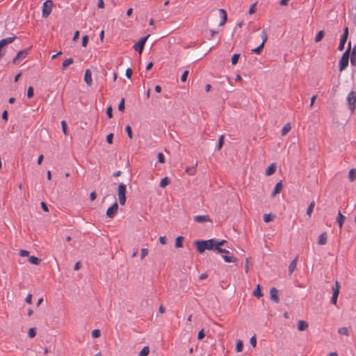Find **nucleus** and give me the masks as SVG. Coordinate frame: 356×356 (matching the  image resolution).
Returning <instances> with one entry per match:
<instances>
[{"label":"nucleus","instance_id":"ea45409f","mask_svg":"<svg viewBox=\"0 0 356 356\" xmlns=\"http://www.w3.org/2000/svg\"><path fill=\"white\" fill-rule=\"evenodd\" d=\"M29 337L30 338H34L36 335V330L34 327H31L29 330L28 332Z\"/></svg>","mask_w":356,"mask_h":356},{"label":"nucleus","instance_id":"4c0bfd02","mask_svg":"<svg viewBox=\"0 0 356 356\" xmlns=\"http://www.w3.org/2000/svg\"><path fill=\"white\" fill-rule=\"evenodd\" d=\"M273 216H271V214H270V213H266L264 215V221L265 222H269L271 220H273Z\"/></svg>","mask_w":356,"mask_h":356},{"label":"nucleus","instance_id":"37998d69","mask_svg":"<svg viewBox=\"0 0 356 356\" xmlns=\"http://www.w3.org/2000/svg\"><path fill=\"white\" fill-rule=\"evenodd\" d=\"M223 143H224V136H220L219 138L218 143V146H217L218 150H220L222 148Z\"/></svg>","mask_w":356,"mask_h":356},{"label":"nucleus","instance_id":"20e7f679","mask_svg":"<svg viewBox=\"0 0 356 356\" xmlns=\"http://www.w3.org/2000/svg\"><path fill=\"white\" fill-rule=\"evenodd\" d=\"M54 3L51 0H46L42 6V17L47 18L51 13Z\"/></svg>","mask_w":356,"mask_h":356},{"label":"nucleus","instance_id":"a18cd8bd","mask_svg":"<svg viewBox=\"0 0 356 356\" xmlns=\"http://www.w3.org/2000/svg\"><path fill=\"white\" fill-rule=\"evenodd\" d=\"M100 334H101L100 330L96 329V330H93L92 331L91 335L93 338H98L100 337Z\"/></svg>","mask_w":356,"mask_h":356},{"label":"nucleus","instance_id":"c756f323","mask_svg":"<svg viewBox=\"0 0 356 356\" xmlns=\"http://www.w3.org/2000/svg\"><path fill=\"white\" fill-rule=\"evenodd\" d=\"M261 38L262 39V42H261V44L264 45V44L266 43V42L267 41V39H268L267 32L265 29H264L261 31Z\"/></svg>","mask_w":356,"mask_h":356},{"label":"nucleus","instance_id":"a19ab883","mask_svg":"<svg viewBox=\"0 0 356 356\" xmlns=\"http://www.w3.org/2000/svg\"><path fill=\"white\" fill-rule=\"evenodd\" d=\"M186 172L188 173L189 175H193L195 172V166L193 167H188L186 169Z\"/></svg>","mask_w":356,"mask_h":356},{"label":"nucleus","instance_id":"5701e85b","mask_svg":"<svg viewBox=\"0 0 356 356\" xmlns=\"http://www.w3.org/2000/svg\"><path fill=\"white\" fill-rule=\"evenodd\" d=\"M347 39L348 38H345V36L341 37L340 42H339V47H338V49L339 51H343L344 49V46L347 41Z\"/></svg>","mask_w":356,"mask_h":356},{"label":"nucleus","instance_id":"412c9836","mask_svg":"<svg viewBox=\"0 0 356 356\" xmlns=\"http://www.w3.org/2000/svg\"><path fill=\"white\" fill-rule=\"evenodd\" d=\"M344 220H345V216H343L342 213H341V211H339L338 213V216L337 217V221L340 228L342 227Z\"/></svg>","mask_w":356,"mask_h":356},{"label":"nucleus","instance_id":"2eb2a0df","mask_svg":"<svg viewBox=\"0 0 356 356\" xmlns=\"http://www.w3.org/2000/svg\"><path fill=\"white\" fill-rule=\"evenodd\" d=\"M350 63L353 66L356 65V44L354 46L351 54H350Z\"/></svg>","mask_w":356,"mask_h":356},{"label":"nucleus","instance_id":"f03ea898","mask_svg":"<svg viewBox=\"0 0 356 356\" xmlns=\"http://www.w3.org/2000/svg\"><path fill=\"white\" fill-rule=\"evenodd\" d=\"M350 49H351V42H349L347 49L344 51V53L343 54V55L339 60V71L340 72H342L343 70H344L348 65Z\"/></svg>","mask_w":356,"mask_h":356},{"label":"nucleus","instance_id":"473e14b6","mask_svg":"<svg viewBox=\"0 0 356 356\" xmlns=\"http://www.w3.org/2000/svg\"><path fill=\"white\" fill-rule=\"evenodd\" d=\"M253 294L257 298H260L263 296L261 289H260V286L259 284L257 286V288L254 290V291L253 292Z\"/></svg>","mask_w":356,"mask_h":356},{"label":"nucleus","instance_id":"8fccbe9b","mask_svg":"<svg viewBox=\"0 0 356 356\" xmlns=\"http://www.w3.org/2000/svg\"><path fill=\"white\" fill-rule=\"evenodd\" d=\"M188 73H189L188 70H185V71L183 72V74H182V75H181V82H185V81H186V79H187V76H188Z\"/></svg>","mask_w":356,"mask_h":356},{"label":"nucleus","instance_id":"9d476101","mask_svg":"<svg viewBox=\"0 0 356 356\" xmlns=\"http://www.w3.org/2000/svg\"><path fill=\"white\" fill-rule=\"evenodd\" d=\"M118 209V202H115L111 207H110L106 211V216L109 218H113Z\"/></svg>","mask_w":356,"mask_h":356},{"label":"nucleus","instance_id":"69168bd1","mask_svg":"<svg viewBox=\"0 0 356 356\" xmlns=\"http://www.w3.org/2000/svg\"><path fill=\"white\" fill-rule=\"evenodd\" d=\"M97 197V194H96V192L95 191H92L90 194V200H95Z\"/></svg>","mask_w":356,"mask_h":356},{"label":"nucleus","instance_id":"4468645a","mask_svg":"<svg viewBox=\"0 0 356 356\" xmlns=\"http://www.w3.org/2000/svg\"><path fill=\"white\" fill-rule=\"evenodd\" d=\"M219 12L221 16V20L220 22L219 23V25L222 26L226 23L227 20V12L224 9H219Z\"/></svg>","mask_w":356,"mask_h":356},{"label":"nucleus","instance_id":"bb28decb","mask_svg":"<svg viewBox=\"0 0 356 356\" xmlns=\"http://www.w3.org/2000/svg\"><path fill=\"white\" fill-rule=\"evenodd\" d=\"M291 129V126L290 125V124L289 123L286 124L282 129V136L286 135L290 131Z\"/></svg>","mask_w":356,"mask_h":356},{"label":"nucleus","instance_id":"09e8293b","mask_svg":"<svg viewBox=\"0 0 356 356\" xmlns=\"http://www.w3.org/2000/svg\"><path fill=\"white\" fill-rule=\"evenodd\" d=\"M88 40H89V38L88 35H84L83 36L82 38V42H81V45L83 47H86L87 46V44L88 42Z\"/></svg>","mask_w":356,"mask_h":356},{"label":"nucleus","instance_id":"5fc2aeb1","mask_svg":"<svg viewBox=\"0 0 356 356\" xmlns=\"http://www.w3.org/2000/svg\"><path fill=\"white\" fill-rule=\"evenodd\" d=\"M113 134L111 133L106 136V142L108 144L113 143Z\"/></svg>","mask_w":356,"mask_h":356},{"label":"nucleus","instance_id":"864d4df0","mask_svg":"<svg viewBox=\"0 0 356 356\" xmlns=\"http://www.w3.org/2000/svg\"><path fill=\"white\" fill-rule=\"evenodd\" d=\"M133 74V71L131 68H127L125 72V76L127 79H131Z\"/></svg>","mask_w":356,"mask_h":356},{"label":"nucleus","instance_id":"b1692460","mask_svg":"<svg viewBox=\"0 0 356 356\" xmlns=\"http://www.w3.org/2000/svg\"><path fill=\"white\" fill-rule=\"evenodd\" d=\"M338 333L341 335L349 336L350 331L348 327H343L338 329Z\"/></svg>","mask_w":356,"mask_h":356},{"label":"nucleus","instance_id":"423d86ee","mask_svg":"<svg viewBox=\"0 0 356 356\" xmlns=\"http://www.w3.org/2000/svg\"><path fill=\"white\" fill-rule=\"evenodd\" d=\"M340 288H341L340 283L337 280L335 281L334 285L332 287L333 294H332V297L331 298V302L334 305H336L337 303V298H338V296L339 294Z\"/></svg>","mask_w":356,"mask_h":356},{"label":"nucleus","instance_id":"f704fd0d","mask_svg":"<svg viewBox=\"0 0 356 356\" xmlns=\"http://www.w3.org/2000/svg\"><path fill=\"white\" fill-rule=\"evenodd\" d=\"M314 208V202H312V203L309 204V206L308 207L307 210V214L308 215L309 217L311 216V215L313 212Z\"/></svg>","mask_w":356,"mask_h":356},{"label":"nucleus","instance_id":"2f4dec72","mask_svg":"<svg viewBox=\"0 0 356 356\" xmlns=\"http://www.w3.org/2000/svg\"><path fill=\"white\" fill-rule=\"evenodd\" d=\"M149 353V349L148 346H145L139 353V356H147Z\"/></svg>","mask_w":356,"mask_h":356},{"label":"nucleus","instance_id":"a211bd4d","mask_svg":"<svg viewBox=\"0 0 356 356\" xmlns=\"http://www.w3.org/2000/svg\"><path fill=\"white\" fill-rule=\"evenodd\" d=\"M194 220L196 221V222H209L210 221V218L209 217V216L207 215H204V216H196L194 218Z\"/></svg>","mask_w":356,"mask_h":356},{"label":"nucleus","instance_id":"9b49d317","mask_svg":"<svg viewBox=\"0 0 356 356\" xmlns=\"http://www.w3.org/2000/svg\"><path fill=\"white\" fill-rule=\"evenodd\" d=\"M270 298L276 303L280 302L279 292L278 290L275 287L271 288L270 290Z\"/></svg>","mask_w":356,"mask_h":356},{"label":"nucleus","instance_id":"72a5a7b5","mask_svg":"<svg viewBox=\"0 0 356 356\" xmlns=\"http://www.w3.org/2000/svg\"><path fill=\"white\" fill-rule=\"evenodd\" d=\"M243 341L241 340H238L236 342V352H238V353L241 352L243 350Z\"/></svg>","mask_w":356,"mask_h":356},{"label":"nucleus","instance_id":"774afa93","mask_svg":"<svg viewBox=\"0 0 356 356\" xmlns=\"http://www.w3.org/2000/svg\"><path fill=\"white\" fill-rule=\"evenodd\" d=\"M97 6L99 8H103L104 7V3L103 0H99Z\"/></svg>","mask_w":356,"mask_h":356},{"label":"nucleus","instance_id":"c03bdc74","mask_svg":"<svg viewBox=\"0 0 356 356\" xmlns=\"http://www.w3.org/2000/svg\"><path fill=\"white\" fill-rule=\"evenodd\" d=\"M149 250L147 248H142L141 249V254H140V259L143 260L147 254H148Z\"/></svg>","mask_w":356,"mask_h":356},{"label":"nucleus","instance_id":"58836bf2","mask_svg":"<svg viewBox=\"0 0 356 356\" xmlns=\"http://www.w3.org/2000/svg\"><path fill=\"white\" fill-rule=\"evenodd\" d=\"M33 95H34L33 88L32 86H29L27 90V97L29 99H31L33 97Z\"/></svg>","mask_w":356,"mask_h":356},{"label":"nucleus","instance_id":"49530a36","mask_svg":"<svg viewBox=\"0 0 356 356\" xmlns=\"http://www.w3.org/2000/svg\"><path fill=\"white\" fill-rule=\"evenodd\" d=\"M62 130L65 135H67V123L65 120L61 121Z\"/></svg>","mask_w":356,"mask_h":356},{"label":"nucleus","instance_id":"c85d7f7f","mask_svg":"<svg viewBox=\"0 0 356 356\" xmlns=\"http://www.w3.org/2000/svg\"><path fill=\"white\" fill-rule=\"evenodd\" d=\"M184 237L178 236L175 240V247L181 248L183 246Z\"/></svg>","mask_w":356,"mask_h":356},{"label":"nucleus","instance_id":"0eeeda50","mask_svg":"<svg viewBox=\"0 0 356 356\" xmlns=\"http://www.w3.org/2000/svg\"><path fill=\"white\" fill-rule=\"evenodd\" d=\"M149 37V34L142 37L139 40V41L134 45V50L138 51V53L141 54L143 51L145 44Z\"/></svg>","mask_w":356,"mask_h":356},{"label":"nucleus","instance_id":"f257e3e1","mask_svg":"<svg viewBox=\"0 0 356 356\" xmlns=\"http://www.w3.org/2000/svg\"><path fill=\"white\" fill-rule=\"evenodd\" d=\"M194 244L200 253H203L206 250H216V248H218V246L226 245L229 248L227 245V242L225 240L218 241L216 239H209L206 241H196Z\"/></svg>","mask_w":356,"mask_h":356},{"label":"nucleus","instance_id":"680f3d73","mask_svg":"<svg viewBox=\"0 0 356 356\" xmlns=\"http://www.w3.org/2000/svg\"><path fill=\"white\" fill-rule=\"evenodd\" d=\"M25 301L28 304H31V302H32V295L31 294H28V296H26V298L25 299Z\"/></svg>","mask_w":356,"mask_h":356},{"label":"nucleus","instance_id":"79ce46f5","mask_svg":"<svg viewBox=\"0 0 356 356\" xmlns=\"http://www.w3.org/2000/svg\"><path fill=\"white\" fill-rule=\"evenodd\" d=\"M125 130L127 133L128 137L130 139H131L133 138V133H132L131 127L129 125H127V127H125Z\"/></svg>","mask_w":356,"mask_h":356},{"label":"nucleus","instance_id":"6ab92c4d","mask_svg":"<svg viewBox=\"0 0 356 356\" xmlns=\"http://www.w3.org/2000/svg\"><path fill=\"white\" fill-rule=\"evenodd\" d=\"M298 263V258H295L289 264V273L291 275L295 270Z\"/></svg>","mask_w":356,"mask_h":356},{"label":"nucleus","instance_id":"7c9ffc66","mask_svg":"<svg viewBox=\"0 0 356 356\" xmlns=\"http://www.w3.org/2000/svg\"><path fill=\"white\" fill-rule=\"evenodd\" d=\"M170 183V179L168 177L163 178L161 181L159 186L161 188H165L166 186H168Z\"/></svg>","mask_w":356,"mask_h":356},{"label":"nucleus","instance_id":"c9c22d12","mask_svg":"<svg viewBox=\"0 0 356 356\" xmlns=\"http://www.w3.org/2000/svg\"><path fill=\"white\" fill-rule=\"evenodd\" d=\"M264 45H263V44H260V45H259V46H258L257 47H256V48L253 49L252 50V51L253 53L257 54H260L261 53V51H262L263 49H264Z\"/></svg>","mask_w":356,"mask_h":356},{"label":"nucleus","instance_id":"e433bc0d","mask_svg":"<svg viewBox=\"0 0 356 356\" xmlns=\"http://www.w3.org/2000/svg\"><path fill=\"white\" fill-rule=\"evenodd\" d=\"M240 58V54H235L232 56V65H236V63H238V60Z\"/></svg>","mask_w":356,"mask_h":356},{"label":"nucleus","instance_id":"4d7b16f0","mask_svg":"<svg viewBox=\"0 0 356 356\" xmlns=\"http://www.w3.org/2000/svg\"><path fill=\"white\" fill-rule=\"evenodd\" d=\"M29 254V252L24 250H21L19 251V255L22 257H28Z\"/></svg>","mask_w":356,"mask_h":356},{"label":"nucleus","instance_id":"052dcab7","mask_svg":"<svg viewBox=\"0 0 356 356\" xmlns=\"http://www.w3.org/2000/svg\"><path fill=\"white\" fill-rule=\"evenodd\" d=\"M159 240V242L163 245H165L167 243V239H166L165 236H160Z\"/></svg>","mask_w":356,"mask_h":356},{"label":"nucleus","instance_id":"6e6552de","mask_svg":"<svg viewBox=\"0 0 356 356\" xmlns=\"http://www.w3.org/2000/svg\"><path fill=\"white\" fill-rule=\"evenodd\" d=\"M30 49L31 47H29L24 50L19 51L13 60V64L17 65L19 63L20 60L25 58L28 55Z\"/></svg>","mask_w":356,"mask_h":356},{"label":"nucleus","instance_id":"ddd939ff","mask_svg":"<svg viewBox=\"0 0 356 356\" xmlns=\"http://www.w3.org/2000/svg\"><path fill=\"white\" fill-rule=\"evenodd\" d=\"M283 188L282 181H280L276 184L274 190L272 192L271 196L274 197L277 194L280 193Z\"/></svg>","mask_w":356,"mask_h":356},{"label":"nucleus","instance_id":"3c124183","mask_svg":"<svg viewBox=\"0 0 356 356\" xmlns=\"http://www.w3.org/2000/svg\"><path fill=\"white\" fill-rule=\"evenodd\" d=\"M106 115L108 118H111L113 117V108L111 106H109L106 109Z\"/></svg>","mask_w":356,"mask_h":356},{"label":"nucleus","instance_id":"338daca9","mask_svg":"<svg viewBox=\"0 0 356 356\" xmlns=\"http://www.w3.org/2000/svg\"><path fill=\"white\" fill-rule=\"evenodd\" d=\"M8 115L7 111H4L2 113V119L5 121L8 120Z\"/></svg>","mask_w":356,"mask_h":356},{"label":"nucleus","instance_id":"393cba45","mask_svg":"<svg viewBox=\"0 0 356 356\" xmlns=\"http://www.w3.org/2000/svg\"><path fill=\"white\" fill-rule=\"evenodd\" d=\"M348 178L350 181H354L355 180V179H356V169L355 168H352L349 171Z\"/></svg>","mask_w":356,"mask_h":356},{"label":"nucleus","instance_id":"6e6d98bb","mask_svg":"<svg viewBox=\"0 0 356 356\" xmlns=\"http://www.w3.org/2000/svg\"><path fill=\"white\" fill-rule=\"evenodd\" d=\"M250 344L255 348L257 345V339L255 336H252L250 339Z\"/></svg>","mask_w":356,"mask_h":356},{"label":"nucleus","instance_id":"13d9d810","mask_svg":"<svg viewBox=\"0 0 356 356\" xmlns=\"http://www.w3.org/2000/svg\"><path fill=\"white\" fill-rule=\"evenodd\" d=\"M204 330H201L199 332H198V334H197V339L199 340H201L204 338Z\"/></svg>","mask_w":356,"mask_h":356},{"label":"nucleus","instance_id":"39448f33","mask_svg":"<svg viewBox=\"0 0 356 356\" xmlns=\"http://www.w3.org/2000/svg\"><path fill=\"white\" fill-rule=\"evenodd\" d=\"M347 102L349 106V109L351 113H353L355 110V104H356V92L350 91L347 97Z\"/></svg>","mask_w":356,"mask_h":356},{"label":"nucleus","instance_id":"0e129e2a","mask_svg":"<svg viewBox=\"0 0 356 356\" xmlns=\"http://www.w3.org/2000/svg\"><path fill=\"white\" fill-rule=\"evenodd\" d=\"M341 36H345V38H348V27L346 26L343 30V35Z\"/></svg>","mask_w":356,"mask_h":356},{"label":"nucleus","instance_id":"dca6fc26","mask_svg":"<svg viewBox=\"0 0 356 356\" xmlns=\"http://www.w3.org/2000/svg\"><path fill=\"white\" fill-rule=\"evenodd\" d=\"M276 164L275 163H271L266 170V175L267 176H270L275 172L276 171Z\"/></svg>","mask_w":356,"mask_h":356},{"label":"nucleus","instance_id":"a878e982","mask_svg":"<svg viewBox=\"0 0 356 356\" xmlns=\"http://www.w3.org/2000/svg\"><path fill=\"white\" fill-rule=\"evenodd\" d=\"M29 261L32 264L38 265L41 260L35 256H31L29 257Z\"/></svg>","mask_w":356,"mask_h":356},{"label":"nucleus","instance_id":"f3484780","mask_svg":"<svg viewBox=\"0 0 356 356\" xmlns=\"http://www.w3.org/2000/svg\"><path fill=\"white\" fill-rule=\"evenodd\" d=\"M309 327L308 323L302 320L298 321V329L299 331H304L307 330Z\"/></svg>","mask_w":356,"mask_h":356},{"label":"nucleus","instance_id":"4be33fe9","mask_svg":"<svg viewBox=\"0 0 356 356\" xmlns=\"http://www.w3.org/2000/svg\"><path fill=\"white\" fill-rule=\"evenodd\" d=\"M74 63V59L72 58H70L63 61L62 64V70H65L66 68L71 64Z\"/></svg>","mask_w":356,"mask_h":356},{"label":"nucleus","instance_id":"aec40b11","mask_svg":"<svg viewBox=\"0 0 356 356\" xmlns=\"http://www.w3.org/2000/svg\"><path fill=\"white\" fill-rule=\"evenodd\" d=\"M327 243V234L325 232L322 233L318 239V243L321 245H323Z\"/></svg>","mask_w":356,"mask_h":356},{"label":"nucleus","instance_id":"de8ad7c7","mask_svg":"<svg viewBox=\"0 0 356 356\" xmlns=\"http://www.w3.org/2000/svg\"><path fill=\"white\" fill-rule=\"evenodd\" d=\"M118 110L122 112L124 111V98H122V99L118 105Z\"/></svg>","mask_w":356,"mask_h":356},{"label":"nucleus","instance_id":"7ed1b4c3","mask_svg":"<svg viewBox=\"0 0 356 356\" xmlns=\"http://www.w3.org/2000/svg\"><path fill=\"white\" fill-rule=\"evenodd\" d=\"M222 246H218V248H216V251L218 253L222 254V258L224 261L227 263H234L237 261L236 258L233 256H229V252L225 249L221 248Z\"/></svg>","mask_w":356,"mask_h":356},{"label":"nucleus","instance_id":"603ef678","mask_svg":"<svg viewBox=\"0 0 356 356\" xmlns=\"http://www.w3.org/2000/svg\"><path fill=\"white\" fill-rule=\"evenodd\" d=\"M158 161H159V163H165V156H164V155H163V153L159 152V153L158 154Z\"/></svg>","mask_w":356,"mask_h":356},{"label":"nucleus","instance_id":"f8f14e48","mask_svg":"<svg viewBox=\"0 0 356 356\" xmlns=\"http://www.w3.org/2000/svg\"><path fill=\"white\" fill-rule=\"evenodd\" d=\"M84 81L88 86H90L92 85V73L89 69H87L85 71Z\"/></svg>","mask_w":356,"mask_h":356},{"label":"nucleus","instance_id":"cd10ccee","mask_svg":"<svg viewBox=\"0 0 356 356\" xmlns=\"http://www.w3.org/2000/svg\"><path fill=\"white\" fill-rule=\"evenodd\" d=\"M324 35H325L324 31L321 30V31H318L315 37V39H314L315 42H320L323 38Z\"/></svg>","mask_w":356,"mask_h":356},{"label":"nucleus","instance_id":"e2e57ef3","mask_svg":"<svg viewBox=\"0 0 356 356\" xmlns=\"http://www.w3.org/2000/svg\"><path fill=\"white\" fill-rule=\"evenodd\" d=\"M41 207L42 208V209L44 211H48L49 209H48V207L47 205V204L45 203V202H41Z\"/></svg>","mask_w":356,"mask_h":356},{"label":"nucleus","instance_id":"bf43d9fd","mask_svg":"<svg viewBox=\"0 0 356 356\" xmlns=\"http://www.w3.org/2000/svg\"><path fill=\"white\" fill-rule=\"evenodd\" d=\"M255 5H256V4H255V3H254V4H252V5L250 6V9H249V10H248V13H249L250 15H252V14H253V13H255Z\"/></svg>","mask_w":356,"mask_h":356},{"label":"nucleus","instance_id":"1a4fd4ad","mask_svg":"<svg viewBox=\"0 0 356 356\" xmlns=\"http://www.w3.org/2000/svg\"><path fill=\"white\" fill-rule=\"evenodd\" d=\"M127 187L124 184H120L118 187V200H126Z\"/></svg>","mask_w":356,"mask_h":356}]
</instances>
